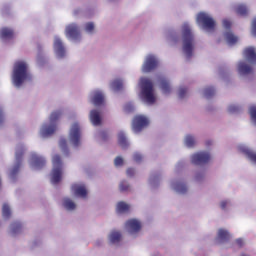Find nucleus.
Returning <instances> with one entry per match:
<instances>
[{"mask_svg": "<svg viewBox=\"0 0 256 256\" xmlns=\"http://www.w3.org/2000/svg\"><path fill=\"white\" fill-rule=\"evenodd\" d=\"M249 111L252 121H254V123L256 124V106H251Z\"/></svg>", "mask_w": 256, "mask_h": 256, "instance_id": "37", "label": "nucleus"}, {"mask_svg": "<svg viewBox=\"0 0 256 256\" xmlns=\"http://www.w3.org/2000/svg\"><path fill=\"white\" fill-rule=\"evenodd\" d=\"M252 35L256 37V18L252 22Z\"/></svg>", "mask_w": 256, "mask_h": 256, "instance_id": "47", "label": "nucleus"}, {"mask_svg": "<svg viewBox=\"0 0 256 256\" xmlns=\"http://www.w3.org/2000/svg\"><path fill=\"white\" fill-rule=\"evenodd\" d=\"M225 38H226L227 43H229V45H235V43H237V41H239V38H237V36H234V34L231 32H226Z\"/></svg>", "mask_w": 256, "mask_h": 256, "instance_id": "24", "label": "nucleus"}, {"mask_svg": "<svg viewBox=\"0 0 256 256\" xmlns=\"http://www.w3.org/2000/svg\"><path fill=\"white\" fill-rule=\"evenodd\" d=\"M15 37V32L13 29L8 27H4L0 30V39H13Z\"/></svg>", "mask_w": 256, "mask_h": 256, "instance_id": "19", "label": "nucleus"}, {"mask_svg": "<svg viewBox=\"0 0 256 256\" xmlns=\"http://www.w3.org/2000/svg\"><path fill=\"white\" fill-rule=\"evenodd\" d=\"M198 25H202L205 31H215V20L205 12H201L197 15Z\"/></svg>", "mask_w": 256, "mask_h": 256, "instance_id": "6", "label": "nucleus"}, {"mask_svg": "<svg viewBox=\"0 0 256 256\" xmlns=\"http://www.w3.org/2000/svg\"><path fill=\"white\" fill-rule=\"evenodd\" d=\"M117 213H127L129 211V206L125 202H119L116 207Z\"/></svg>", "mask_w": 256, "mask_h": 256, "instance_id": "30", "label": "nucleus"}, {"mask_svg": "<svg viewBox=\"0 0 256 256\" xmlns=\"http://www.w3.org/2000/svg\"><path fill=\"white\" fill-rule=\"evenodd\" d=\"M120 191H129V184H127L125 181H122L119 185Z\"/></svg>", "mask_w": 256, "mask_h": 256, "instance_id": "39", "label": "nucleus"}, {"mask_svg": "<svg viewBox=\"0 0 256 256\" xmlns=\"http://www.w3.org/2000/svg\"><path fill=\"white\" fill-rule=\"evenodd\" d=\"M32 161L36 169H42V167H45V158L38 156L37 154L32 155Z\"/></svg>", "mask_w": 256, "mask_h": 256, "instance_id": "21", "label": "nucleus"}, {"mask_svg": "<svg viewBox=\"0 0 256 256\" xmlns=\"http://www.w3.org/2000/svg\"><path fill=\"white\" fill-rule=\"evenodd\" d=\"M206 145H207V146L211 145V141H207V142H206Z\"/></svg>", "mask_w": 256, "mask_h": 256, "instance_id": "51", "label": "nucleus"}, {"mask_svg": "<svg viewBox=\"0 0 256 256\" xmlns=\"http://www.w3.org/2000/svg\"><path fill=\"white\" fill-rule=\"evenodd\" d=\"M111 87L114 91H121L123 89V80L116 79L111 83Z\"/></svg>", "mask_w": 256, "mask_h": 256, "instance_id": "32", "label": "nucleus"}, {"mask_svg": "<svg viewBox=\"0 0 256 256\" xmlns=\"http://www.w3.org/2000/svg\"><path fill=\"white\" fill-rule=\"evenodd\" d=\"M66 37L68 39H79V27L76 24H70L66 27Z\"/></svg>", "mask_w": 256, "mask_h": 256, "instance_id": "12", "label": "nucleus"}, {"mask_svg": "<svg viewBox=\"0 0 256 256\" xmlns=\"http://www.w3.org/2000/svg\"><path fill=\"white\" fill-rule=\"evenodd\" d=\"M185 145H186V147H194L195 146V138L191 135L186 136Z\"/></svg>", "mask_w": 256, "mask_h": 256, "instance_id": "36", "label": "nucleus"}, {"mask_svg": "<svg viewBox=\"0 0 256 256\" xmlns=\"http://www.w3.org/2000/svg\"><path fill=\"white\" fill-rule=\"evenodd\" d=\"M52 174H51V183L53 185H57L61 181V177L63 175V161L61 160V156L56 154L52 158Z\"/></svg>", "mask_w": 256, "mask_h": 256, "instance_id": "4", "label": "nucleus"}, {"mask_svg": "<svg viewBox=\"0 0 256 256\" xmlns=\"http://www.w3.org/2000/svg\"><path fill=\"white\" fill-rule=\"evenodd\" d=\"M71 190L76 197H82V199L87 197V188L83 184H73Z\"/></svg>", "mask_w": 256, "mask_h": 256, "instance_id": "13", "label": "nucleus"}, {"mask_svg": "<svg viewBox=\"0 0 256 256\" xmlns=\"http://www.w3.org/2000/svg\"><path fill=\"white\" fill-rule=\"evenodd\" d=\"M59 146L61 149H67V140L65 138L60 139Z\"/></svg>", "mask_w": 256, "mask_h": 256, "instance_id": "43", "label": "nucleus"}, {"mask_svg": "<svg viewBox=\"0 0 256 256\" xmlns=\"http://www.w3.org/2000/svg\"><path fill=\"white\" fill-rule=\"evenodd\" d=\"M114 165L116 167H121V165H123V158H121V156L116 157L114 160Z\"/></svg>", "mask_w": 256, "mask_h": 256, "instance_id": "41", "label": "nucleus"}, {"mask_svg": "<svg viewBox=\"0 0 256 256\" xmlns=\"http://www.w3.org/2000/svg\"><path fill=\"white\" fill-rule=\"evenodd\" d=\"M174 189L177 191V193H187V185L181 183V182H176L174 184Z\"/></svg>", "mask_w": 256, "mask_h": 256, "instance_id": "28", "label": "nucleus"}, {"mask_svg": "<svg viewBox=\"0 0 256 256\" xmlns=\"http://www.w3.org/2000/svg\"><path fill=\"white\" fill-rule=\"evenodd\" d=\"M236 245H238V247H243L244 245L243 239L241 238L236 239Z\"/></svg>", "mask_w": 256, "mask_h": 256, "instance_id": "48", "label": "nucleus"}, {"mask_svg": "<svg viewBox=\"0 0 256 256\" xmlns=\"http://www.w3.org/2000/svg\"><path fill=\"white\" fill-rule=\"evenodd\" d=\"M24 153H25V149H23V147L17 148L16 154H15L16 164L10 173L12 178L15 177V175H17V173H19V170L21 169V162L23 161Z\"/></svg>", "mask_w": 256, "mask_h": 256, "instance_id": "11", "label": "nucleus"}, {"mask_svg": "<svg viewBox=\"0 0 256 256\" xmlns=\"http://www.w3.org/2000/svg\"><path fill=\"white\" fill-rule=\"evenodd\" d=\"M223 27L225 29H231V21H229L228 19H224L223 20Z\"/></svg>", "mask_w": 256, "mask_h": 256, "instance_id": "45", "label": "nucleus"}, {"mask_svg": "<svg viewBox=\"0 0 256 256\" xmlns=\"http://www.w3.org/2000/svg\"><path fill=\"white\" fill-rule=\"evenodd\" d=\"M159 66V60L153 55H148L146 60L142 66L143 73H151V71H155Z\"/></svg>", "mask_w": 256, "mask_h": 256, "instance_id": "7", "label": "nucleus"}, {"mask_svg": "<svg viewBox=\"0 0 256 256\" xmlns=\"http://www.w3.org/2000/svg\"><path fill=\"white\" fill-rule=\"evenodd\" d=\"M243 153H245V155H247L248 159H250V161H252L253 163H256V153L247 149V148H244L242 149Z\"/></svg>", "mask_w": 256, "mask_h": 256, "instance_id": "34", "label": "nucleus"}, {"mask_svg": "<svg viewBox=\"0 0 256 256\" xmlns=\"http://www.w3.org/2000/svg\"><path fill=\"white\" fill-rule=\"evenodd\" d=\"M238 72L240 73V75H249V73L253 72V68H251V66H249L245 62H240L238 64Z\"/></svg>", "mask_w": 256, "mask_h": 256, "instance_id": "20", "label": "nucleus"}, {"mask_svg": "<svg viewBox=\"0 0 256 256\" xmlns=\"http://www.w3.org/2000/svg\"><path fill=\"white\" fill-rule=\"evenodd\" d=\"M140 85L142 87L144 101H146L148 105H153L156 101L155 94L153 93V82L148 78H142L140 80Z\"/></svg>", "mask_w": 256, "mask_h": 256, "instance_id": "5", "label": "nucleus"}, {"mask_svg": "<svg viewBox=\"0 0 256 256\" xmlns=\"http://www.w3.org/2000/svg\"><path fill=\"white\" fill-rule=\"evenodd\" d=\"M125 226L130 233H138V231H141V222L135 219L128 220Z\"/></svg>", "mask_w": 256, "mask_h": 256, "instance_id": "15", "label": "nucleus"}, {"mask_svg": "<svg viewBox=\"0 0 256 256\" xmlns=\"http://www.w3.org/2000/svg\"><path fill=\"white\" fill-rule=\"evenodd\" d=\"M63 205L68 211H73L77 207V205H75V202H73V200L69 198L64 199Z\"/></svg>", "mask_w": 256, "mask_h": 256, "instance_id": "25", "label": "nucleus"}, {"mask_svg": "<svg viewBox=\"0 0 256 256\" xmlns=\"http://www.w3.org/2000/svg\"><path fill=\"white\" fill-rule=\"evenodd\" d=\"M127 177H133L135 175V169L128 168L126 171Z\"/></svg>", "mask_w": 256, "mask_h": 256, "instance_id": "46", "label": "nucleus"}, {"mask_svg": "<svg viewBox=\"0 0 256 256\" xmlns=\"http://www.w3.org/2000/svg\"><path fill=\"white\" fill-rule=\"evenodd\" d=\"M220 207H221V209H226V207H227V201H222V202L220 203Z\"/></svg>", "mask_w": 256, "mask_h": 256, "instance_id": "49", "label": "nucleus"}, {"mask_svg": "<svg viewBox=\"0 0 256 256\" xmlns=\"http://www.w3.org/2000/svg\"><path fill=\"white\" fill-rule=\"evenodd\" d=\"M92 103L95 107H101L105 103V96L101 91H95L92 96Z\"/></svg>", "mask_w": 256, "mask_h": 256, "instance_id": "16", "label": "nucleus"}, {"mask_svg": "<svg viewBox=\"0 0 256 256\" xmlns=\"http://www.w3.org/2000/svg\"><path fill=\"white\" fill-rule=\"evenodd\" d=\"M90 121L95 127H99V125H101V114L99 111L92 110L90 112Z\"/></svg>", "mask_w": 256, "mask_h": 256, "instance_id": "18", "label": "nucleus"}, {"mask_svg": "<svg viewBox=\"0 0 256 256\" xmlns=\"http://www.w3.org/2000/svg\"><path fill=\"white\" fill-rule=\"evenodd\" d=\"M229 113H237L239 111V107L235 105H230L228 108Z\"/></svg>", "mask_w": 256, "mask_h": 256, "instance_id": "44", "label": "nucleus"}, {"mask_svg": "<svg viewBox=\"0 0 256 256\" xmlns=\"http://www.w3.org/2000/svg\"><path fill=\"white\" fill-rule=\"evenodd\" d=\"M109 239L112 243H119L121 241V232L119 231H112Z\"/></svg>", "mask_w": 256, "mask_h": 256, "instance_id": "29", "label": "nucleus"}, {"mask_svg": "<svg viewBox=\"0 0 256 256\" xmlns=\"http://www.w3.org/2000/svg\"><path fill=\"white\" fill-rule=\"evenodd\" d=\"M194 165H205L211 161V154L208 152H198L191 157Z\"/></svg>", "mask_w": 256, "mask_h": 256, "instance_id": "10", "label": "nucleus"}, {"mask_svg": "<svg viewBox=\"0 0 256 256\" xmlns=\"http://www.w3.org/2000/svg\"><path fill=\"white\" fill-rule=\"evenodd\" d=\"M230 237L231 236L229 235V232L227 230L220 229L218 231V239L220 241H229Z\"/></svg>", "mask_w": 256, "mask_h": 256, "instance_id": "27", "label": "nucleus"}, {"mask_svg": "<svg viewBox=\"0 0 256 256\" xmlns=\"http://www.w3.org/2000/svg\"><path fill=\"white\" fill-rule=\"evenodd\" d=\"M178 95L180 99H183L187 95V88L183 87L179 89Z\"/></svg>", "mask_w": 256, "mask_h": 256, "instance_id": "42", "label": "nucleus"}, {"mask_svg": "<svg viewBox=\"0 0 256 256\" xmlns=\"http://www.w3.org/2000/svg\"><path fill=\"white\" fill-rule=\"evenodd\" d=\"M3 119H4L3 109L0 108V124L3 123Z\"/></svg>", "mask_w": 256, "mask_h": 256, "instance_id": "50", "label": "nucleus"}, {"mask_svg": "<svg viewBox=\"0 0 256 256\" xmlns=\"http://www.w3.org/2000/svg\"><path fill=\"white\" fill-rule=\"evenodd\" d=\"M182 41H183V51L187 59H191V57H193L195 35L191 30V26H189L187 23H184L182 25Z\"/></svg>", "mask_w": 256, "mask_h": 256, "instance_id": "2", "label": "nucleus"}, {"mask_svg": "<svg viewBox=\"0 0 256 256\" xmlns=\"http://www.w3.org/2000/svg\"><path fill=\"white\" fill-rule=\"evenodd\" d=\"M32 77L29 73L27 63L25 61H17L14 64L13 81L15 87H21L25 81H31Z\"/></svg>", "mask_w": 256, "mask_h": 256, "instance_id": "1", "label": "nucleus"}, {"mask_svg": "<svg viewBox=\"0 0 256 256\" xmlns=\"http://www.w3.org/2000/svg\"><path fill=\"white\" fill-rule=\"evenodd\" d=\"M81 140V127L78 123H74L70 130V141L74 147H79Z\"/></svg>", "mask_w": 256, "mask_h": 256, "instance_id": "9", "label": "nucleus"}, {"mask_svg": "<svg viewBox=\"0 0 256 256\" xmlns=\"http://www.w3.org/2000/svg\"><path fill=\"white\" fill-rule=\"evenodd\" d=\"M61 117V111L52 112L50 115V124H44L40 130L41 137H49L57 131V121Z\"/></svg>", "mask_w": 256, "mask_h": 256, "instance_id": "3", "label": "nucleus"}, {"mask_svg": "<svg viewBox=\"0 0 256 256\" xmlns=\"http://www.w3.org/2000/svg\"><path fill=\"white\" fill-rule=\"evenodd\" d=\"M244 57L250 61L253 65L256 64V52L255 48L248 47L244 50Z\"/></svg>", "mask_w": 256, "mask_h": 256, "instance_id": "17", "label": "nucleus"}, {"mask_svg": "<svg viewBox=\"0 0 256 256\" xmlns=\"http://www.w3.org/2000/svg\"><path fill=\"white\" fill-rule=\"evenodd\" d=\"M236 13H237V15H241L242 17H245L249 13V10L247 9V6L240 4L236 8Z\"/></svg>", "mask_w": 256, "mask_h": 256, "instance_id": "31", "label": "nucleus"}, {"mask_svg": "<svg viewBox=\"0 0 256 256\" xmlns=\"http://www.w3.org/2000/svg\"><path fill=\"white\" fill-rule=\"evenodd\" d=\"M160 85H161V89H162L163 93H165L166 95L168 93H171V86L169 85V81H167V79L162 78L160 80Z\"/></svg>", "mask_w": 256, "mask_h": 256, "instance_id": "23", "label": "nucleus"}, {"mask_svg": "<svg viewBox=\"0 0 256 256\" xmlns=\"http://www.w3.org/2000/svg\"><path fill=\"white\" fill-rule=\"evenodd\" d=\"M118 144L122 149H126V147H129V142L127 141V137L125 136V133L120 132L118 134Z\"/></svg>", "mask_w": 256, "mask_h": 256, "instance_id": "22", "label": "nucleus"}, {"mask_svg": "<svg viewBox=\"0 0 256 256\" xmlns=\"http://www.w3.org/2000/svg\"><path fill=\"white\" fill-rule=\"evenodd\" d=\"M213 95H215V88L213 87L205 88L204 97H206V99H210V97H213Z\"/></svg>", "mask_w": 256, "mask_h": 256, "instance_id": "35", "label": "nucleus"}, {"mask_svg": "<svg viewBox=\"0 0 256 256\" xmlns=\"http://www.w3.org/2000/svg\"><path fill=\"white\" fill-rule=\"evenodd\" d=\"M133 159H134L135 163H141V161H143V156L139 153H135L133 155Z\"/></svg>", "mask_w": 256, "mask_h": 256, "instance_id": "40", "label": "nucleus"}, {"mask_svg": "<svg viewBox=\"0 0 256 256\" xmlns=\"http://www.w3.org/2000/svg\"><path fill=\"white\" fill-rule=\"evenodd\" d=\"M149 125V120L145 116H135L132 123V129L134 133H139L143 131L144 127H147Z\"/></svg>", "mask_w": 256, "mask_h": 256, "instance_id": "8", "label": "nucleus"}, {"mask_svg": "<svg viewBox=\"0 0 256 256\" xmlns=\"http://www.w3.org/2000/svg\"><path fill=\"white\" fill-rule=\"evenodd\" d=\"M103 135H105V132H102V137H103Z\"/></svg>", "mask_w": 256, "mask_h": 256, "instance_id": "52", "label": "nucleus"}, {"mask_svg": "<svg viewBox=\"0 0 256 256\" xmlns=\"http://www.w3.org/2000/svg\"><path fill=\"white\" fill-rule=\"evenodd\" d=\"M2 215L4 219H9L11 217V207L9 204L4 203L2 206Z\"/></svg>", "mask_w": 256, "mask_h": 256, "instance_id": "26", "label": "nucleus"}, {"mask_svg": "<svg viewBox=\"0 0 256 256\" xmlns=\"http://www.w3.org/2000/svg\"><path fill=\"white\" fill-rule=\"evenodd\" d=\"M22 229H23V226L19 222H13L11 224V230L13 235H17V233H21Z\"/></svg>", "mask_w": 256, "mask_h": 256, "instance_id": "33", "label": "nucleus"}, {"mask_svg": "<svg viewBox=\"0 0 256 256\" xmlns=\"http://www.w3.org/2000/svg\"><path fill=\"white\" fill-rule=\"evenodd\" d=\"M95 29V24H93L92 22H89L85 25V31H87V33H93Z\"/></svg>", "mask_w": 256, "mask_h": 256, "instance_id": "38", "label": "nucleus"}, {"mask_svg": "<svg viewBox=\"0 0 256 256\" xmlns=\"http://www.w3.org/2000/svg\"><path fill=\"white\" fill-rule=\"evenodd\" d=\"M54 51L60 59H63L65 57V46H63V42L61 39L56 38L54 41Z\"/></svg>", "mask_w": 256, "mask_h": 256, "instance_id": "14", "label": "nucleus"}]
</instances>
